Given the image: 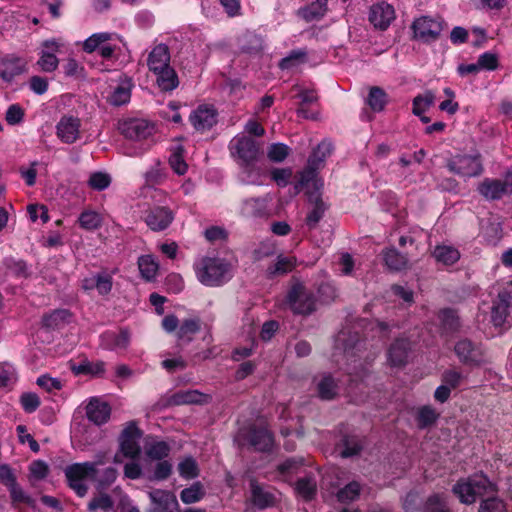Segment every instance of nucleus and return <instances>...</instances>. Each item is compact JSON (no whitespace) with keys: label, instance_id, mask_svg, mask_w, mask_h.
<instances>
[{"label":"nucleus","instance_id":"obj_33","mask_svg":"<svg viewBox=\"0 0 512 512\" xmlns=\"http://www.w3.org/2000/svg\"><path fill=\"white\" fill-rule=\"evenodd\" d=\"M298 97L300 98V106L297 109V113L300 117L305 119H312L315 120L318 118V113L311 112L307 109L308 104H312L317 101V95L315 91L313 90H302L298 94Z\"/></svg>","mask_w":512,"mask_h":512},{"label":"nucleus","instance_id":"obj_54","mask_svg":"<svg viewBox=\"0 0 512 512\" xmlns=\"http://www.w3.org/2000/svg\"><path fill=\"white\" fill-rule=\"evenodd\" d=\"M178 472L184 479H193L199 475L197 462L192 457H186L178 464Z\"/></svg>","mask_w":512,"mask_h":512},{"label":"nucleus","instance_id":"obj_43","mask_svg":"<svg viewBox=\"0 0 512 512\" xmlns=\"http://www.w3.org/2000/svg\"><path fill=\"white\" fill-rule=\"evenodd\" d=\"M71 319V313L66 309L55 310L43 317V323L48 328H59Z\"/></svg>","mask_w":512,"mask_h":512},{"label":"nucleus","instance_id":"obj_26","mask_svg":"<svg viewBox=\"0 0 512 512\" xmlns=\"http://www.w3.org/2000/svg\"><path fill=\"white\" fill-rule=\"evenodd\" d=\"M247 440L249 444L257 451H269L273 446V437L265 427H251Z\"/></svg>","mask_w":512,"mask_h":512},{"label":"nucleus","instance_id":"obj_53","mask_svg":"<svg viewBox=\"0 0 512 512\" xmlns=\"http://www.w3.org/2000/svg\"><path fill=\"white\" fill-rule=\"evenodd\" d=\"M295 489L304 499H312L316 493V480L312 477L301 478L297 481Z\"/></svg>","mask_w":512,"mask_h":512},{"label":"nucleus","instance_id":"obj_41","mask_svg":"<svg viewBox=\"0 0 512 512\" xmlns=\"http://www.w3.org/2000/svg\"><path fill=\"white\" fill-rule=\"evenodd\" d=\"M205 496V490L201 482H195L190 487L183 489L180 493V499L185 504L199 502Z\"/></svg>","mask_w":512,"mask_h":512},{"label":"nucleus","instance_id":"obj_11","mask_svg":"<svg viewBox=\"0 0 512 512\" xmlns=\"http://www.w3.org/2000/svg\"><path fill=\"white\" fill-rule=\"evenodd\" d=\"M119 128L126 138L133 141L147 140L156 131L154 123L139 118L127 119L120 124Z\"/></svg>","mask_w":512,"mask_h":512},{"label":"nucleus","instance_id":"obj_31","mask_svg":"<svg viewBox=\"0 0 512 512\" xmlns=\"http://www.w3.org/2000/svg\"><path fill=\"white\" fill-rule=\"evenodd\" d=\"M328 0H316L310 5L298 10V15L307 22L321 19L327 12Z\"/></svg>","mask_w":512,"mask_h":512},{"label":"nucleus","instance_id":"obj_58","mask_svg":"<svg viewBox=\"0 0 512 512\" xmlns=\"http://www.w3.org/2000/svg\"><path fill=\"white\" fill-rule=\"evenodd\" d=\"M289 147L283 143H273L268 147L267 157L272 162H282L289 155Z\"/></svg>","mask_w":512,"mask_h":512},{"label":"nucleus","instance_id":"obj_55","mask_svg":"<svg viewBox=\"0 0 512 512\" xmlns=\"http://www.w3.org/2000/svg\"><path fill=\"white\" fill-rule=\"evenodd\" d=\"M361 486L358 482L353 481L337 492L338 501L342 503L351 502L359 497Z\"/></svg>","mask_w":512,"mask_h":512},{"label":"nucleus","instance_id":"obj_18","mask_svg":"<svg viewBox=\"0 0 512 512\" xmlns=\"http://www.w3.org/2000/svg\"><path fill=\"white\" fill-rule=\"evenodd\" d=\"M217 110L212 105H199L190 115L193 127L201 132L211 129L217 123Z\"/></svg>","mask_w":512,"mask_h":512},{"label":"nucleus","instance_id":"obj_46","mask_svg":"<svg viewBox=\"0 0 512 512\" xmlns=\"http://www.w3.org/2000/svg\"><path fill=\"white\" fill-rule=\"evenodd\" d=\"M435 95L432 91H426L417 95L413 100V113L417 116L424 114L434 104Z\"/></svg>","mask_w":512,"mask_h":512},{"label":"nucleus","instance_id":"obj_60","mask_svg":"<svg viewBox=\"0 0 512 512\" xmlns=\"http://www.w3.org/2000/svg\"><path fill=\"white\" fill-rule=\"evenodd\" d=\"M169 446L163 441H158L150 444L146 449V454L149 458L154 460H162L169 454Z\"/></svg>","mask_w":512,"mask_h":512},{"label":"nucleus","instance_id":"obj_36","mask_svg":"<svg viewBox=\"0 0 512 512\" xmlns=\"http://www.w3.org/2000/svg\"><path fill=\"white\" fill-rule=\"evenodd\" d=\"M433 256L444 265H453L460 258L459 251L448 245H439L434 249Z\"/></svg>","mask_w":512,"mask_h":512},{"label":"nucleus","instance_id":"obj_63","mask_svg":"<svg viewBox=\"0 0 512 512\" xmlns=\"http://www.w3.org/2000/svg\"><path fill=\"white\" fill-rule=\"evenodd\" d=\"M8 490L13 503H24L29 506H34V500L24 492L17 482L8 487Z\"/></svg>","mask_w":512,"mask_h":512},{"label":"nucleus","instance_id":"obj_45","mask_svg":"<svg viewBox=\"0 0 512 512\" xmlns=\"http://www.w3.org/2000/svg\"><path fill=\"white\" fill-rule=\"evenodd\" d=\"M367 103L373 111L380 112L387 103V95L381 88L372 87L367 98Z\"/></svg>","mask_w":512,"mask_h":512},{"label":"nucleus","instance_id":"obj_24","mask_svg":"<svg viewBox=\"0 0 512 512\" xmlns=\"http://www.w3.org/2000/svg\"><path fill=\"white\" fill-rule=\"evenodd\" d=\"M147 65L155 73L170 66V52L167 45L160 43L153 47L147 58Z\"/></svg>","mask_w":512,"mask_h":512},{"label":"nucleus","instance_id":"obj_47","mask_svg":"<svg viewBox=\"0 0 512 512\" xmlns=\"http://www.w3.org/2000/svg\"><path fill=\"white\" fill-rule=\"evenodd\" d=\"M105 370V363L102 361L90 362L83 361L78 365L72 366V371L76 374L100 375Z\"/></svg>","mask_w":512,"mask_h":512},{"label":"nucleus","instance_id":"obj_59","mask_svg":"<svg viewBox=\"0 0 512 512\" xmlns=\"http://www.w3.org/2000/svg\"><path fill=\"white\" fill-rule=\"evenodd\" d=\"M17 380V373L13 365L4 363L0 365V388L13 385Z\"/></svg>","mask_w":512,"mask_h":512},{"label":"nucleus","instance_id":"obj_42","mask_svg":"<svg viewBox=\"0 0 512 512\" xmlns=\"http://www.w3.org/2000/svg\"><path fill=\"white\" fill-rule=\"evenodd\" d=\"M307 60V52L303 49H297L291 51L286 57H284L279 66L283 70H290L299 67Z\"/></svg>","mask_w":512,"mask_h":512},{"label":"nucleus","instance_id":"obj_10","mask_svg":"<svg viewBox=\"0 0 512 512\" xmlns=\"http://www.w3.org/2000/svg\"><path fill=\"white\" fill-rule=\"evenodd\" d=\"M450 172L463 177H477L483 172V166L479 155L458 154L447 163Z\"/></svg>","mask_w":512,"mask_h":512},{"label":"nucleus","instance_id":"obj_44","mask_svg":"<svg viewBox=\"0 0 512 512\" xmlns=\"http://www.w3.org/2000/svg\"><path fill=\"white\" fill-rule=\"evenodd\" d=\"M138 267L143 278L151 281L158 271V263L150 255L141 256L138 260Z\"/></svg>","mask_w":512,"mask_h":512},{"label":"nucleus","instance_id":"obj_2","mask_svg":"<svg viewBox=\"0 0 512 512\" xmlns=\"http://www.w3.org/2000/svg\"><path fill=\"white\" fill-rule=\"evenodd\" d=\"M106 463V455L99 454L93 462L75 463L65 469V476L69 486L75 493L83 497L88 491L87 481H94L97 478L98 467Z\"/></svg>","mask_w":512,"mask_h":512},{"label":"nucleus","instance_id":"obj_17","mask_svg":"<svg viewBox=\"0 0 512 512\" xmlns=\"http://www.w3.org/2000/svg\"><path fill=\"white\" fill-rule=\"evenodd\" d=\"M394 19L395 10L389 3L377 2L370 7L369 21L376 29L386 30Z\"/></svg>","mask_w":512,"mask_h":512},{"label":"nucleus","instance_id":"obj_22","mask_svg":"<svg viewBox=\"0 0 512 512\" xmlns=\"http://www.w3.org/2000/svg\"><path fill=\"white\" fill-rule=\"evenodd\" d=\"M153 503L151 512H173L178 507L175 495L169 491L156 489L149 492Z\"/></svg>","mask_w":512,"mask_h":512},{"label":"nucleus","instance_id":"obj_48","mask_svg":"<svg viewBox=\"0 0 512 512\" xmlns=\"http://www.w3.org/2000/svg\"><path fill=\"white\" fill-rule=\"evenodd\" d=\"M200 329L199 321L196 319H186L182 322L178 330V339L184 342H190L193 336Z\"/></svg>","mask_w":512,"mask_h":512},{"label":"nucleus","instance_id":"obj_13","mask_svg":"<svg viewBox=\"0 0 512 512\" xmlns=\"http://www.w3.org/2000/svg\"><path fill=\"white\" fill-rule=\"evenodd\" d=\"M61 41L57 39H48L41 44L39 52V59L37 65L44 72H53L59 65V60L56 53L62 47Z\"/></svg>","mask_w":512,"mask_h":512},{"label":"nucleus","instance_id":"obj_34","mask_svg":"<svg viewBox=\"0 0 512 512\" xmlns=\"http://www.w3.org/2000/svg\"><path fill=\"white\" fill-rule=\"evenodd\" d=\"M383 258L386 266L390 270L400 271L405 269L408 265L406 256L398 252L395 248L386 249L383 252Z\"/></svg>","mask_w":512,"mask_h":512},{"label":"nucleus","instance_id":"obj_35","mask_svg":"<svg viewBox=\"0 0 512 512\" xmlns=\"http://www.w3.org/2000/svg\"><path fill=\"white\" fill-rule=\"evenodd\" d=\"M266 202L262 198H250L242 202L241 214L245 217H257L265 213Z\"/></svg>","mask_w":512,"mask_h":512},{"label":"nucleus","instance_id":"obj_57","mask_svg":"<svg viewBox=\"0 0 512 512\" xmlns=\"http://www.w3.org/2000/svg\"><path fill=\"white\" fill-rule=\"evenodd\" d=\"M49 472V467L46 462L42 460H35L29 465V480L33 484L36 481L46 478Z\"/></svg>","mask_w":512,"mask_h":512},{"label":"nucleus","instance_id":"obj_28","mask_svg":"<svg viewBox=\"0 0 512 512\" xmlns=\"http://www.w3.org/2000/svg\"><path fill=\"white\" fill-rule=\"evenodd\" d=\"M117 38V34L111 32L94 33L82 42V49L84 52L91 54L99 51L109 41H115Z\"/></svg>","mask_w":512,"mask_h":512},{"label":"nucleus","instance_id":"obj_4","mask_svg":"<svg viewBox=\"0 0 512 512\" xmlns=\"http://www.w3.org/2000/svg\"><path fill=\"white\" fill-rule=\"evenodd\" d=\"M197 279L206 286H219L231 277L230 265L219 258H203L195 265Z\"/></svg>","mask_w":512,"mask_h":512},{"label":"nucleus","instance_id":"obj_23","mask_svg":"<svg viewBox=\"0 0 512 512\" xmlns=\"http://www.w3.org/2000/svg\"><path fill=\"white\" fill-rule=\"evenodd\" d=\"M130 343V334L127 330L107 331L100 336V345L107 350H125Z\"/></svg>","mask_w":512,"mask_h":512},{"label":"nucleus","instance_id":"obj_49","mask_svg":"<svg viewBox=\"0 0 512 512\" xmlns=\"http://www.w3.org/2000/svg\"><path fill=\"white\" fill-rule=\"evenodd\" d=\"M173 398L176 404H194L206 401V395L196 390L179 391Z\"/></svg>","mask_w":512,"mask_h":512},{"label":"nucleus","instance_id":"obj_1","mask_svg":"<svg viewBox=\"0 0 512 512\" xmlns=\"http://www.w3.org/2000/svg\"><path fill=\"white\" fill-rule=\"evenodd\" d=\"M348 335L349 332L345 330L337 334L334 357L337 363H340L339 358L341 357V361L343 365L346 366L345 369L349 376L355 375V377H361V374L365 372V368L361 362L359 353L364 346V342L355 336L348 337Z\"/></svg>","mask_w":512,"mask_h":512},{"label":"nucleus","instance_id":"obj_50","mask_svg":"<svg viewBox=\"0 0 512 512\" xmlns=\"http://www.w3.org/2000/svg\"><path fill=\"white\" fill-rule=\"evenodd\" d=\"M111 181V176L108 173L97 171L90 174L88 185L93 190L103 191L110 186Z\"/></svg>","mask_w":512,"mask_h":512},{"label":"nucleus","instance_id":"obj_3","mask_svg":"<svg viewBox=\"0 0 512 512\" xmlns=\"http://www.w3.org/2000/svg\"><path fill=\"white\" fill-rule=\"evenodd\" d=\"M495 490V485L482 473L462 478L452 488L454 495L466 505L474 503L477 497L493 494Z\"/></svg>","mask_w":512,"mask_h":512},{"label":"nucleus","instance_id":"obj_61","mask_svg":"<svg viewBox=\"0 0 512 512\" xmlns=\"http://www.w3.org/2000/svg\"><path fill=\"white\" fill-rule=\"evenodd\" d=\"M113 507V501L111 497L107 494H100L94 497L88 505V509L90 512H95L97 510L109 511Z\"/></svg>","mask_w":512,"mask_h":512},{"label":"nucleus","instance_id":"obj_29","mask_svg":"<svg viewBox=\"0 0 512 512\" xmlns=\"http://www.w3.org/2000/svg\"><path fill=\"white\" fill-rule=\"evenodd\" d=\"M318 396L324 400L334 398L338 391V385L330 374H322L314 378Z\"/></svg>","mask_w":512,"mask_h":512},{"label":"nucleus","instance_id":"obj_5","mask_svg":"<svg viewBox=\"0 0 512 512\" xmlns=\"http://www.w3.org/2000/svg\"><path fill=\"white\" fill-rule=\"evenodd\" d=\"M229 151L238 165L244 169L252 167L261 155L260 144L244 133L237 134L232 138L229 143Z\"/></svg>","mask_w":512,"mask_h":512},{"label":"nucleus","instance_id":"obj_21","mask_svg":"<svg viewBox=\"0 0 512 512\" xmlns=\"http://www.w3.org/2000/svg\"><path fill=\"white\" fill-rule=\"evenodd\" d=\"M454 349L460 361L465 364L480 365L484 361L482 349L470 340H460Z\"/></svg>","mask_w":512,"mask_h":512},{"label":"nucleus","instance_id":"obj_12","mask_svg":"<svg viewBox=\"0 0 512 512\" xmlns=\"http://www.w3.org/2000/svg\"><path fill=\"white\" fill-rule=\"evenodd\" d=\"M511 309L512 294L507 290L500 291L490 307V318L493 325L496 327L503 326Z\"/></svg>","mask_w":512,"mask_h":512},{"label":"nucleus","instance_id":"obj_40","mask_svg":"<svg viewBox=\"0 0 512 512\" xmlns=\"http://www.w3.org/2000/svg\"><path fill=\"white\" fill-rule=\"evenodd\" d=\"M340 455L344 458L357 455L362 449V442L357 436H345L338 445Z\"/></svg>","mask_w":512,"mask_h":512},{"label":"nucleus","instance_id":"obj_38","mask_svg":"<svg viewBox=\"0 0 512 512\" xmlns=\"http://www.w3.org/2000/svg\"><path fill=\"white\" fill-rule=\"evenodd\" d=\"M444 333H453L460 327L459 317L452 309H444L438 315Z\"/></svg>","mask_w":512,"mask_h":512},{"label":"nucleus","instance_id":"obj_20","mask_svg":"<svg viewBox=\"0 0 512 512\" xmlns=\"http://www.w3.org/2000/svg\"><path fill=\"white\" fill-rule=\"evenodd\" d=\"M25 71L26 63L18 56L9 54L0 59V78L7 83H11Z\"/></svg>","mask_w":512,"mask_h":512},{"label":"nucleus","instance_id":"obj_9","mask_svg":"<svg viewBox=\"0 0 512 512\" xmlns=\"http://www.w3.org/2000/svg\"><path fill=\"white\" fill-rule=\"evenodd\" d=\"M444 26L440 17L421 16L413 21V36L421 42L431 43L439 38Z\"/></svg>","mask_w":512,"mask_h":512},{"label":"nucleus","instance_id":"obj_15","mask_svg":"<svg viewBox=\"0 0 512 512\" xmlns=\"http://www.w3.org/2000/svg\"><path fill=\"white\" fill-rule=\"evenodd\" d=\"M174 212L166 206H154L146 211L144 221L152 231H163L174 220Z\"/></svg>","mask_w":512,"mask_h":512},{"label":"nucleus","instance_id":"obj_25","mask_svg":"<svg viewBox=\"0 0 512 512\" xmlns=\"http://www.w3.org/2000/svg\"><path fill=\"white\" fill-rule=\"evenodd\" d=\"M111 414L110 406L99 399L93 398L89 401L86 406V415L87 418L93 422L95 425L105 424Z\"/></svg>","mask_w":512,"mask_h":512},{"label":"nucleus","instance_id":"obj_51","mask_svg":"<svg viewBox=\"0 0 512 512\" xmlns=\"http://www.w3.org/2000/svg\"><path fill=\"white\" fill-rule=\"evenodd\" d=\"M251 494L253 503L259 508L268 507L273 503V496L254 482L251 483Z\"/></svg>","mask_w":512,"mask_h":512},{"label":"nucleus","instance_id":"obj_64","mask_svg":"<svg viewBox=\"0 0 512 512\" xmlns=\"http://www.w3.org/2000/svg\"><path fill=\"white\" fill-rule=\"evenodd\" d=\"M63 71L67 77H82L85 69L75 58L69 57L63 64Z\"/></svg>","mask_w":512,"mask_h":512},{"label":"nucleus","instance_id":"obj_32","mask_svg":"<svg viewBox=\"0 0 512 512\" xmlns=\"http://www.w3.org/2000/svg\"><path fill=\"white\" fill-rule=\"evenodd\" d=\"M154 74L157 76V85L162 91H172L179 85L178 76L171 66L157 71Z\"/></svg>","mask_w":512,"mask_h":512},{"label":"nucleus","instance_id":"obj_16","mask_svg":"<svg viewBox=\"0 0 512 512\" xmlns=\"http://www.w3.org/2000/svg\"><path fill=\"white\" fill-rule=\"evenodd\" d=\"M80 127L78 117L64 115L56 125V135L63 143L72 144L80 138Z\"/></svg>","mask_w":512,"mask_h":512},{"label":"nucleus","instance_id":"obj_7","mask_svg":"<svg viewBox=\"0 0 512 512\" xmlns=\"http://www.w3.org/2000/svg\"><path fill=\"white\" fill-rule=\"evenodd\" d=\"M477 192L488 201L500 200L512 195V170L502 178H484L477 186Z\"/></svg>","mask_w":512,"mask_h":512},{"label":"nucleus","instance_id":"obj_56","mask_svg":"<svg viewBox=\"0 0 512 512\" xmlns=\"http://www.w3.org/2000/svg\"><path fill=\"white\" fill-rule=\"evenodd\" d=\"M478 512H507L505 502L496 496H487L479 507Z\"/></svg>","mask_w":512,"mask_h":512},{"label":"nucleus","instance_id":"obj_30","mask_svg":"<svg viewBox=\"0 0 512 512\" xmlns=\"http://www.w3.org/2000/svg\"><path fill=\"white\" fill-rule=\"evenodd\" d=\"M132 81L128 78L121 79L110 94L108 100L114 106H121L129 102L131 98Z\"/></svg>","mask_w":512,"mask_h":512},{"label":"nucleus","instance_id":"obj_14","mask_svg":"<svg viewBox=\"0 0 512 512\" xmlns=\"http://www.w3.org/2000/svg\"><path fill=\"white\" fill-rule=\"evenodd\" d=\"M141 433L134 422L129 423L120 435V452L123 456L136 459L140 454L138 439Z\"/></svg>","mask_w":512,"mask_h":512},{"label":"nucleus","instance_id":"obj_27","mask_svg":"<svg viewBox=\"0 0 512 512\" xmlns=\"http://www.w3.org/2000/svg\"><path fill=\"white\" fill-rule=\"evenodd\" d=\"M411 344L407 339H397L388 350V361L392 366H403L407 362Z\"/></svg>","mask_w":512,"mask_h":512},{"label":"nucleus","instance_id":"obj_6","mask_svg":"<svg viewBox=\"0 0 512 512\" xmlns=\"http://www.w3.org/2000/svg\"><path fill=\"white\" fill-rule=\"evenodd\" d=\"M332 144L329 141H322L309 156L307 167L300 173L299 186L310 187L320 190L323 182L318 178L317 170L321 167L325 159L332 152Z\"/></svg>","mask_w":512,"mask_h":512},{"label":"nucleus","instance_id":"obj_37","mask_svg":"<svg viewBox=\"0 0 512 512\" xmlns=\"http://www.w3.org/2000/svg\"><path fill=\"white\" fill-rule=\"evenodd\" d=\"M438 417L439 413H437V411L433 407L429 405L422 406L418 408L416 412L415 420L417 423V427L420 429L428 428L435 424Z\"/></svg>","mask_w":512,"mask_h":512},{"label":"nucleus","instance_id":"obj_62","mask_svg":"<svg viewBox=\"0 0 512 512\" xmlns=\"http://www.w3.org/2000/svg\"><path fill=\"white\" fill-rule=\"evenodd\" d=\"M296 259L294 257H278L273 267L269 268L271 274H284L292 271L295 267Z\"/></svg>","mask_w":512,"mask_h":512},{"label":"nucleus","instance_id":"obj_19","mask_svg":"<svg viewBox=\"0 0 512 512\" xmlns=\"http://www.w3.org/2000/svg\"><path fill=\"white\" fill-rule=\"evenodd\" d=\"M295 188L297 190L304 189V187L299 186V182L295 185ZM305 189L307 190L309 202L313 206L312 209L308 212V214L306 216V225L310 229H313L317 226L319 221L322 219L327 207H326L325 203L320 198V195H319L320 190H315L311 185H310V187H305Z\"/></svg>","mask_w":512,"mask_h":512},{"label":"nucleus","instance_id":"obj_39","mask_svg":"<svg viewBox=\"0 0 512 512\" xmlns=\"http://www.w3.org/2000/svg\"><path fill=\"white\" fill-rule=\"evenodd\" d=\"M78 222L81 228L85 230H96L101 227L103 217L100 213L94 210H84L78 217Z\"/></svg>","mask_w":512,"mask_h":512},{"label":"nucleus","instance_id":"obj_8","mask_svg":"<svg viewBox=\"0 0 512 512\" xmlns=\"http://www.w3.org/2000/svg\"><path fill=\"white\" fill-rule=\"evenodd\" d=\"M286 303L295 314L308 315L316 309V297L302 284H295L286 296Z\"/></svg>","mask_w":512,"mask_h":512},{"label":"nucleus","instance_id":"obj_52","mask_svg":"<svg viewBox=\"0 0 512 512\" xmlns=\"http://www.w3.org/2000/svg\"><path fill=\"white\" fill-rule=\"evenodd\" d=\"M427 512H450L447 497L444 494L431 495L425 504Z\"/></svg>","mask_w":512,"mask_h":512}]
</instances>
